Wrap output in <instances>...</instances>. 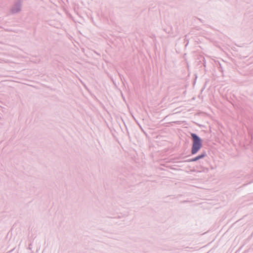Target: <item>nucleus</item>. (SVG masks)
Segmentation results:
<instances>
[{
  "label": "nucleus",
  "instance_id": "2",
  "mask_svg": "<svg viewBox=\"0 0 253 253\" xmlns=\"http://www.w3.org/2000/svg\"><path fill=\"white\" fill-rule=\"evenodd\" d=\"M22 0H15L10 9L11 14L18 13L21 11Z\"/></svg>",
  "mask_w": 253,
  "mask_h": 253
},
{
  "label": "nucleus",
  "instance_id": "4",
  "mask_svg": "<svg viewBox=\"0 0 253 253\" xmlns=\"http://www.w3.org/2000/svg\"><path fill=\"white\" fill-rule=\"evenodd\" d=\"M199 59H200V60H201L200 62H202V64H203L204 66L205 67H206V59H205V57L203 56H201L200 58Z\"/></svg>",
  "mask_w": 253,
  "mask_h": 253
},
{
  "label": "nucleus",
  "instance_id": "8",
  "mask_svg": "<svg viewBox=\"0 0 253 253\" xmlns=\"http://www.w3.org/2000/svg\"><path fill=\"white\" fill-rule=\"evenodd\" d=\"M182 162H178V163H182Z\"/></svg>",
  "mask_w": 253,
  "mask_h": 253
},
{
  "label": "nucleus",
  "instance_id": "5",
  "mask_svg": "<svg viewBox=\"0 0 253 253\" xmlns=\"http://www.w3.org/2000/svg\"><path fill=\"white\" fill-rule=\"evenodd\" d=\"M218 70L221 72H223L222 67L221 66V65L220 63H219V67H218Z\"/></svg>",
  "mask_w": 253,
  "mask_h": 253
},
{
  "label": "nucleus",
  "instance_id": "3",
  "mask_svg": "<svg viewBox=\"0 0 253 253\" xmlns=\"http://www.w3.org/2000/svg\"><path fill=\"white\" fill-rule=\"evenodd\" d=\"M207 156V153L205 151H203L198 156L191 158L187 159L184 161V162H196L200 159L204 158L205 157Z\"/></svg>",
  "mask_w": 253,
  "mask_h": 253
},
{
  "label": "nucleus",
  "instance_id": "1",
  "mask_svg": "<svg viewBox=\"0 0 253 253\" xmlns=\"http://www.w3.org/2000/svg\"><path fill=\"white\" fill-rule=\"evenodd\" d=\"M191 138L192 144L191 153L192 155L197 154L203 146V140L199 136L195 133H191Z\"/></svg>",
  "mask_w": 253,
  "mask_h": 253
},
{
  "label": "nucleus",
  "instance_id": "6",
  "mask_svg": "<svg viewBox=\"0 0 253 253\" xmlns=\"http://www.w3.org/2000/svg\"><path fill=\"white\" fill-rule=\"evenodd\" d=\"M28 249L31 250H32V244H30L28 246Z\"/></svg>",
  "mask_w": 253,
  "mask_h": 253
},
{
  "label": "nucleus",
  "instance_id": "7",
  "mask_svg": "<svg viewBox=\"0 0 253 253\" xmlns=\"http://www.w3.org/2000/svg\"><path fill=\"white\" fill-rule=\"evenodd\" d=\"M118 75H119V77H120L121 80H122V76L119 73H118Z\"/></svg>",
  "mask_w": 253,
  "mask_h": 253
}]
</instances>
